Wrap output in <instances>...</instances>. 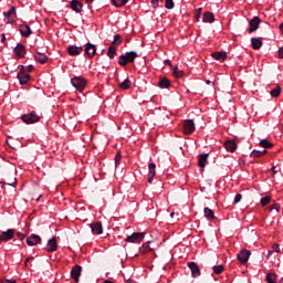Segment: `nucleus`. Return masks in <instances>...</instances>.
Segmentation results:
<instances>
[{"label":"nucleus","instance_id":"nucleus-1","mask_svg":"<svg viewBox=\"0 0 283 283\" xmlns=\"http://www.w3.org/2000/svg\"><path fill=\"white\" fill-rule=\"evenodd\" d=\"M136 59H138V53L130 51V52H127L125 55H120L118 63L119 65H122V67H125L127 63H134Z\"/></svg>","mask_w":283,"mask_h":283},{"label":"nucleus","instance_id":"nucleus-2","mask_svg":"<svg viewBox=\"0 0 283 283\" xmlns=\"http://www.w3.org/2000/svg\"><path fill=\"white\" fill-rule=\"evenodd\" d=\"M71 83L78 92H83L85 90V85H87V81H85V78L77 76L73 77Z\"/></svg>","mask_w":283,"mask_h":283},{"label":"nucleus","instance_id":"nucleus-3","mask_svg":"<svg viewBox=\"0 0 283 283\" xmlns=\"http://www.w3.org/2000/svg\"><path fill=\"white\" fill-rule=\"evenodd\" d=\"M182 129L186 136H190V134L196 132V123L192 119H187L182 123Z\"/></svg>","mask_w":283,"mask_h":283},{"label":"nucleus","instance_id":"nucleus-4","mask_svg":"<svg viewBox=\"0 0 283 283\" xmlns=\"http://www.w3.org/2000/svg\"><path fill=\"white\" fill-rule=\"evenodd\" d=\"M21 119L27 125H32L34 123H39V120H41V117H39V115H36L35 113H29V114L22 115Z\"/></svg>","mask_w":283,"mask_h":283},{"label":"nucleus","instance_id":"nucleus-5","mask_svg":"<svg viewBox=\"0 0 283 283\" xmlns=\"http://www.w3.org/2000/svg\"><path fill=\"white\" fill-rule=\"evenodd\" d=\"M145 238V232H134L125 239V242L140 243Z\"/></svg>","mask_w":283,"mask_h":283},{"label":"nucleus","instance_id":"nucleus-6","mask_svg":"<svg viewBox=\"0 0 283 283\" xmlns=\"http://www.w3.org/2000/svg\"><path fill=\"white\" fill-rule=\"evenodd\" d=\"M260 23H262V20L260 19V17H254L252 20H250L249 22V33H253V32H258V29L260 28Z\"/></svg>","mask_w":283,"mask_h":283},{"label":"nucleus","instance_id":"nucleus-7","mask_svg":"<svg viewBox=\"0 0 283 283\" xmlns=\"http://www.w3.org/2000/svg\"><path fill=\"white\" fill-rule=\"evenodd\" d=\"M14 229H9L4 232H1L0 234V244H3V242H9V240H12L14 238Z\"/></svg>","mask_w":283,"mask_h":283},{"label":"nucleus","instance_id":"nucleus-8","mask_svg":"<svg viewBox=\"0 0 283 283\" xmlns=\"http://www.w3.org/2000/svg\"><path fill=\"white\" fill-rule=\"evenodd\" d=\"M81 273H83V268L81 265H74L71 270L72 280L78 282L81 280Z\"/></svg>","mask_w":283,"mask_h":283},{"label":"nucleus","instance_id":"nucleus-9","mask_svg":"<svg viewBox=\"0 0 283 283\" xmlns=\"http://www.w3.org/2000/svg\"><path fill=\"white\" fill-rule=\"evenodd\" d=\"M84 52L86 54V56H88V59H94V56H96V45L92 44V43H86Z\"/></svg>","mask_w":283,"mask_h":283},{"label":"nucleus","instance_id":"nucleus-10","mask_svg":"<svg viewBox=\"0 0 283 283\" xmlns=\"http://www.w3.org/2000/svg\"><path fill=\"white\" fill-rule=\"evenodd\" d=\"M27 244L29 247H35V244H41V237L39 234H31L27 238Z\"/></svg>","mask_w":283,"mask_h":283},{"label":"nucleus","instance_id":"nucleus-11","mask_svg":"<svg viewBox=\"0 0 283 283\" xmlns=\"http://www.w3.org/2000/svg\"><path fill=\"white\" fill-rule=\"evenodd\" d=\"M223 145L227 151H230V154H234L235 149H238V143H235L233 139L226 140Z\"/></svg>","mask_w":283,"mask_h":283},{"label":"nucleus","instance_id":"nucleus-12","mask_svg":"<svg viewBox=\"0 0 283 283\" xmlns=\"http://www.w3.org/2000/svg\"><path fill=\"white\" fill-rule=\"evenodd\" d=\"M56 249H59V244L56 243V237H53L52 239H50L48 241L46 251L49 253H54V251H56Z\"/></svg>","mask_w":283,"mask_h":283},{"label":"nucleus","instance_id":"nucleus-13","mask_svg":"<svg viewBox=\"0 0 283 283\" xmlns=\"http://www.w3.org/2000/svg\"><path fill=\"white\" fill-rule=\"evenodd\" d=\"M251 256V251L249 250H241V252L238 254V260L241 262V264H244L249 262V258Z\"/></svg>","mask_w":283,"mask_h":283},{"label":"nucleus","instance_id":"nucleus-14","mask_svg":"<svg viewBox=\"0 0 283 283\" xmlns=\"http://www.w3.org/2000/svg\"><path fill=\"white\" fill-rule=\"evenodd\" d=\"M188 268L191 271L192 277H199L200 275V266H198V263L196 262H189Z\"/></svg>","mask_w":283,"mask_h":283},{"label":"nucleus","instance_id":"nucleus-15","mask_svg":"<svg viewBox=\"0 0 283 283\" xmlns=\"http://www.w3.org/2000/svg\"><path fill=\"white\" fill-rule=\"evenodd\" d=\"M154 178H156V164L150 163L148 165V182L153 184L154 182Z\"/></svg>","mask_w":283,"mask_h":283},{"label":"nucleus","instance_id":"nucleus-16","mask_svg":"<svg viewBox=\"0 0 283 283\" xmlns=\"http://www.w3.org/2000/svg\"><path fill=\"white\" fill-rule=\"evenodd\" d=\"M17 59H23L25 56V45L18 44L13 50Z\"/></svg>","mask_w":283,"mask_h":283},{"label":"nucleus","instance_id":"nucleus-17","mask_svg":"<svg viewBox=\"0 0 283 283\" xmlns=\"http://www.w3.org/2000/svg\"><path fill=\"white\" fill-rule=\"evenodd\" d=\"M81 52H83V46L70 45L67 48V54H70V56H78Z\"/></svg>","mask_w":283,"mask_h":283},{"label":"nucleus","instance_id":"nucleus-18","mask_svg":"<svg viewBox=\"0 0 283 283\" xmlns=\"http://www.w3.org/2000/svg\"><path fill=\"white\" fill-rule=\"evenodd\" d=\"M91 230L94 235H101L103 233V224L101 222L91 223Z\"/></svg>","mask_w":283,"mask_h":283},{"label":"nucleus","instance_id":"nucleus-19","mask_svg":"<svg viewBox=\"0 0 283 283\" xmlns=\"http://www.w3.org/2000/svg\"><path fill=\"white\" fill-rule=\"evenodd\" d=\"M20 34L21 36H30L32 34V29L28 24H21L20 25Z\"/></svg>","mask_w":283,"mask_h":283},{"label":"nucleus","instance_id":"nucleus-20","mask_svg":"<svg viewBox=\"0 0 283 283\" xmlns=\"http://www.w3.org/2000/svg\"><path fill=\"white\" fill-rule=\"evenodd\" d=\"M18 80L20 81L21 85H25V83L30 81V75L25 73V71H21L18 73Z\"/></svg>","mask_w":283,"mask_h":283},{"label":"nucleus","instance_id":"nucleus-21","mask_svg":"<svg viewBox=\"0 0 283 283\" xmlns=\"http://www.w3.org/2000/svg\"><path fill=\"white\" fill-rule=\"evenodd\" d=\"M209 158V154L199 155L198 158V166L201 169H205L207 167V159Z\"/></svg>","mask_w":283,"mask_h":283},{"label":"nucleus","instance_id":"nucleus-22","mask_svg":"<svg viewBox=\"0 0 283 283\" xmlns=\"http://www.w3.org/2000/svg\"><path fill=\"white\" fill-rule=\"evenodd\" d=\"M34 59L38 63H41L42 65L43 63H48V55H45V53L36 52L34 54Z\"/></svg>","mask_w":283,"mask_h":283},{"label":"nucleus","instance_id":"nucleus-23","mask_svg":"<svg viewBox=\"0 0 283 283\" xmlns=\"http://www.w3.org/2000/svg\"><path fill=\"white\" fill-rule=\"evenodd\" d=\"M71 8L74 10V12H82L83 3H81V1H78V0H72Z\"/></svg>","mask_w":283,"mask_h":283},{"label":"nucleus","instance_id":"nucleus-24","mask_svg":"<svg viewBox=\"0 0 283 283\" xmlns=\"http://www.w3.org/2000/svg\"><path fill=\"white\" fill-rule=\"evenodd\" d=\"M251 45H252L253 50H260V48H262L263 43H262V40H260V38H252Z\"/></svg>","mask_w":283,"mask_h":283},{"label":"nucleus","instance_id":"nucleus-25","mask_svg":"<svg viewBox=\"0 0 283 283\" xmlns=\"http://www.w3.org/2000/svg\"><path fill=\"white\" fill-rule=\"evenodd\" d=\"M203 23H213L216 21V17L213 15L212 12H206L203 13Z\"/></svg>","mask_w":283,"mask_h":283},{"label":"nucleus","instance_id":"nucleus-26","mask_svg":"<svg viewBox=\"0 0 283 283\" xmlns=\"http://www.w3.org/2000/svg\"><path fill=\"white\" fill-rule=\"evenodd\" d=\"M158 86H159L161 90H167L168 87L171 86V82L169 81V78L164 77V78H161V80L159 81Z\"/></svg>","mask_w":283,"mask_h":283},{"label":"nucleus","instance_id":"nucleus-27","mask_svg":"<svg viewBox=\"0 0 283 283\" xmlns=\"http://www.w3.org/2000/svg\"><path fill=\"white\" fill-rule=\"evenodd\" d=\"M212 59H216V61H224L227 59V52H214L212 53Z\"/></svg>","mask_w":283,"mask_h":283},{"label":"nucleus","instance_id":"nucleus-28","mask_svg":"<svg viewBox=\"0 0 283 283\" xmlns=\"http://www.w3.org/2000/svg\"><path fill=\"white\" fill-rule=\"evenodd\" d=\"M203 213H205V218H207V220H216V213L210 208H205Z\"/></svg>","mask_w":283,"mask_h":283},{"label":"nucleus","instance_id":"nucleus-29","mask_svg":"<svg viewBox=\"0 0 283 283\" xmlns=\"http://www.w3.org/2000/svg\"><path fill=\"white\" fill-rule=\"evenodd\" d=\"M118 87H120V90H129V87H132V81H129V78H126L123 82L118 81Z\"/></svg>","mask_w":283,"mask_h":283},{"label":"nucleus","instance_id":"nucleus-30","mask_svg":"<svg viewBox=\"0 0 283 283\" xmlns=\"http://www.w3.org/2000/svg\"><path fill=\"white\" fill-rule=\"evenodd\" d=\"M4 17H8V19H14L17 17V8L11 7L9 11L3 12Z\"/></svg>","mask_w":283,"mask_h":283},{"label":"nucleus","instance_id":"nucleus-31","mask_svg":"<svg viewBox=\"0 0 283 283\" xmlns=\"http://www.w3.org/2000/svg\"><path fill=\"white\" fill-rule=\"evenodd\" d=\"M265 154H268L266 149L253 150L250 156H251V158H262V156H264Z\"/></svg>","mask_w":283,"mask_h":283},{"label":"nucleus","instance_id":"nucleus-32","mask_svg":"<svg viewBox=\"0 0 283 283\" xmlns=\"http://www.w3.org/2000/svg\"><path fill=\"white\" fill-rule=\"evenodd\" d=\"M270 94L273 98H277V96L282 94V87H280V85L275 86L272 91H270Z\"/></svg>","mask_w":283,"mask_h":283},{"label":"nucleus","instance_id":"nucleus-33","mask_svg":"<svg viewBox=\"0 0 283 283\" xmlns=\"http://www.w3.org/2000/svg\"><path fill=\"white\" fill-rule=\"evenodd\" d=\"M266 282L268 283H277V274H275V273H268L266 274Z\"/></svg>","mask_w":283,"mask_h":283},{"label":"nucleus","instance_id":"nucleus-34","mask_svg":"<svg viewBox=\"0 0 283 283\" xmlns=\"http://www.w3.org/2000/svg\"><path fill=\"white\" fill-rule=\"evenodd\" d=\"M127 1L129 0H112V3L115 8H123V6H127Z\"/></svg>","mask_w":283,"mask_h":283},{"label":"nucleus","instance_id":"nucleus-35","mask_svg":"<svg viewBox=\"0 0 283 283\" xmlns=\"http://www.w3.org/2000/svg\"><path fill=\"white\" fill-rule=\"evenodd\" d=\"M212 271L213 273H216V275H220L224 271V265H214L212 268Z\"/></svg>","mask_w":283,"mask_h":283},{"label":"nucleus","instance_id":"nucleus-36","mask_svg":"<svg viewBox=\"0 0 283 283\" xmlns=\"http://www.w3.org/2000/svg\"><path fill=\"white\" fill-rule=\"evenodd\" d=\"M107 56L114 59L116 56V46L111 45L107 51Z\"/></svg>","mask_w":283,"mask_h":283},{"label":"nucleus","instance_id":"nucleus-37","mask_svg":"<svg viewBox=\"0 0 283 283\" xmlns=\"http://www.w3.org/2000/svg\"><path fill=\"white\" fill-rule=\"evenodd\" d=\"M260 146L263 147V149H271V147H273V144H271L266 139H262L260 142Z\"/></svg>","mask_w":283,"mask_h":283},{"label":"nucleus","instance_id":"nucleus-38","mask_svg":"<svg viewBox=\"0 0 283 283\" xmlns=\"http://www.w3.org/2000/svg\"><path fill=\"white\" fill-rule=\"evenodd\" d=\"M174 76H175L176 78H182V76H185V72L178 70V66H176V67L174 69Z\"/></svg>","mask_w":283,"mask_h":283},{"label":"nucleus","instance_id":"nucleus-39","mask_svg":"<svg viewBox=\"0 0 283 283\" xmlns=\"http://www.w3.org/2000/svg\"><path fill=\"white\" fill-rule=\"evenodd\" d=\"M200 17H202V8L195 10V20L200 21Z\"/></svg>","mask_w":283,"mask_h":283},{"label":"nucleus","instance_id":"nucleus-40","mask_svg":"<svg viewBox=\"0 0 283 283\" xmlns=\"http://www.w3.org/2000/svg\"><path fill=\"white\" fill-rule=\"evenodd\" d=\"M120 43H123V40L120 39V34H116L114 36L113 46L114 45H120Z\"/></svg>","mask_w":283,"mask_h":283},{"label":"nucleus","instance_id":"nucleus-41","mask_svg":"<svg viewBox=\"0 0 283 283\" xmlns=\"http://www.w3.org/2000/svg\"><path fill=\"white\" fill-rule=\"evenodd\" d=\"M269 202H271V197L265 196V197L261 198L262 207H266V205H269Z\"/></svg>","mask_w":283,"mask_h":283},{"label":"nucleus","instance_id":"nucleus-42","mask_svg":"<svg viewBox=\"0 0 283 283\" xmlns=\"http://www.w3.org/2000/svg\"><path fill=\"white\" fill-rule=\"evenodd\" d=\"M148 251H151V248H149V242L144 243L143 247L140 248L142 253H147Z\"/></svg>","mask_w":283,"mask_h":283},{"label":"nucleus","instance_id":"nucleus-43","mask_svg":"<svg viewBox=\"0 0 283 283\" xmlns=\"http://www.w3.org/2000/svg\"><path fill=\"white\" fill-rule=\"evenodd\" d=\"M165 8L167 10H174V0H166Z\"/></svg>","mask_w":283,"mask_h":283},{"label":"nucleus","instance_id":"nucleus-44","mask_svg":"<svg viewBox=\"0 0 283 283\" xmlns=\"http://www.w3.org/2000/svg\"><path fill=\"white\" fill-rule=\"evenodd\" d=\"M273 252L280 253V244L274 243L272 245V251H269V255H271V253H273Z\"/></svg>","mask_w":283,"mask_h":283},{"label":"nucleus","instance_id":"nucleus-45","mask_svg":"<svg viewBox=\"0 0 283 283\" xmlns=\"http://www.w3.org/2000/svg\"><path fill=\"white\" fill-rule=\"evenodd\" d=\"M20 70L22 71V72H32V70H34V66L33 65H29V66H20Z\"/></svg>","mask_w":283,"mask_h":283},{"label":"nucleus","instance_id":"nucleus-46","mask_svg":"<svg viewBox=\"0 0 283 283\" xmlns=\"http://www.w3.org/2000/svg\"><path fill=\"white\" fill-rule=\"evenodd\" d=\"M273 209H275V211L280 212V203H274L273 206L269 207V211H273Z\"/></svg>","mask_w":283,"mask_h":283},{"label":"nucleus","instance_id":"nucleus-47","mask_svg":"<svg viewBox=\"0 0 283 283\" xmlns=\"http://www.w3.org/2000/svg\"><path fill=\"white\" fill-rule=\"evenodd\" d=\"M242 201V195L241 193H237L234 197V203L238 205V202Z\"/></svg>","mask_w":283,"mask_h":283},{"label":"nucleus","instance_id":"nucleus-48","mask_svg":"<svg viewBox=\"0 0 283 283\" xmlns=\"http://www.w3.org/2000/svg\"><path fill=\"white\" fill-rule=\"evenodd\" d=\"M120 158H122L120 154L117 153V155L115 156V166L116 167H118V163H120Z\"/></svg>","mask_w":283,"mask_h":283},{"label":"nucleus","instance_id":"nucleus-49","mask_svg":"<svg viewBox=\"0 0 283 283\" xmlns=\"http://www.w3.org/2000/svg\"><path fill=\"white\" fill-rule=\"evenodd\" d=\"M17 235H18L19 240H25V234H23L21 232H17Z\"/></svg>","mask_w":283,"mask_h":283},{"label":"nucleus","instance_id":"nucleus-50","mask_svg":"<svg viewBox=\"0 0 283 283\" xmlns=\"http://www.w3.org/2000/svg\"><path fill=\"white\" fill-rule=\"evenodd\" d=\"M151 8H158V0H151Z\"/></svg>","mask_w":283,"mask_h":283},{"label":"nucleus","instance_id":"nucleus-51","mask_svg":"<svg viewBox=\"0 0 283 283\" xmlns=\"http://www.w3.org/2000/svg\"><path fill=\"white\" fill-rule=\"evenodd\" d=\"M32 260H34V256L28 258V259L25 260V262H24V266L28 268V262H30V261H32Z\"/></svg>","mask_w":283,"mask_h":283},{"label":"nucleus","instance_id":"nucleus-52","mask_svg":"<svg viewBox=\"0 0 283 283\" xmlns=\"http://www.w3.org/2000/svg\"><path fill=\"white\" fill-rule=\"evenodd\" d=\"M279 59H283V48L279 49Z\"/></svg>","mask_w":283,"mask_h":283},{"label":"nucleus","instance_id":"nucleus-53","mask_svg":"<svg viewBox=\"0 0 283 283\" xmlns=\"http://www.w3.org/2000/svg\"><path fill=\"white\" fill-rule=\"evenodd\" d=\"M1 43L6 44V33L1 34Z\"/></svg>","mask_w":283,"mask_h":283},{"label":"nucleus","instance_id":"nucleus-54","mask_svg":"<svg viewBox=\"0 0 283 283\" xmlns=\"http://www.w3.org/2000/svg\"><path fill=\"white\" fill-rule=\"evenodd\" d=\"M9 185L10 187H17V179H13V181H11Z\"/></svg>","mask_w":283,"mask_h":283},{"label":"nucleus","instance_id":"nucleus-55","mask_svg":"<svg viewBox=\"0 0 283 283\" xmlns=\"http://www.w3.org/2000/svg\"><path fill=\"white\" fill-rule=\"evenodd\" d=\"M6 143H7V145H8L9 147H11V149H14V145L10 144V142H9L8 139L6 140Z\"/></svg>","mask_w":283,"mask_h":283},{"label":"nucleus","instance_id":"nucleus-56","mask_svg":"<svg viewBox=\"0 0 283 283\" xmlns=\"http://www.w3.org/2000/svg\"><path fill=\"white\" fill-rule=\"evenodd\" d=\"M165 65H171V62L169 60H166Z\"/></svg>","mask_w":283,"mask_h":283},{"label":"nucleus","instance_id":"nucleus-57","mask_svg":"<svg viewBox=\"0 0 283 283\" xmlns=\"http://www.w3.org/2000/svg\"><path fill=\"white\" fill-rule=\"evenodd\" d=\"M280 30H281V32L283 34V23L280 24Z\"/></svg>","mask_w":283,"mask_h":283},{"label":"nucleus","instance_id":"nucleus-58","mask_svg":"<svg viewBox=\"0 0 283 283\" xmlns=\"http://www.w3.org/2000/svg\"><path fill=\"white\" fill-rule=\"evenodd\" d=\"M272 171H273L274 174H277V170H275V167H272Z\"/></svg>","mask_w":283,"mask_h":283},{"label":"nucleus","instance_id":"nucleus-59","mask_svg":"<svg viewBox=\"0 0 283 283\" xmlns=\"http://www.w3.org/2000/svg\"><path fill=\"white\" fill-rule=\"evenodd\" d=\"M104 283H114V282H112V281H109V280H106V281H104Z\"/></svg>","mask_w":283,"mask_h":283},{"label":"nucleus","instance_id":"nucleus-60","mask_svg":"<svg viewBox=\"0 0 283 283\" xmlns=\"http://www.w3.org/2000/svg\"><path fill=\"white\" fill-rule=\"evenodd\" d=\"M206 83H207V85H210V84H211V81L208 80V81H206Z\"/></svg>","mask_w":283,"mask_h":283},{"label":"nucleus","instance_id":"nucleus-61","mask_svg":"<svg viewBox=\"0 0 283 283\" xmlns=\"http://www.w3.org/2000/svg\"><path fill=\"white\" fill-rule=\"evenodd\" d=\"M92 1H94V0H86V3H92Z\"/></svg>","mask_w":283,"mask_h":283},{"label":"nucleus","instance_id":"nucleus-62","mask_svg":"<svg viewBox=\"0 0 283 283\" xmlns=\"http://www.w3.org/2000/svg\"><path fill=\"white\" fill-rule=\"evenodd\" d=\"M174 216H175V212H171V213H170V218H174Z\"/></svg>","mask_w":283,"mask_h":283},{"label":"nucleus","instance_id":"nucleus-63","mask_svg":"<svg viewBox=\"0 0 283 283\" xmlns=\"http://www.w3.org/2000/svg\"><path fill=\"white\" fill-rule=\"evenodd\" d=\"M127 282H128V283H132L133 281H132V279H128Z\"/></svg>","mask_w":283,"mask_h":283},{"label":"nucleus","instance_id":"nucleus-64","mask_svg":"<svg viewBox=\"0 0 283 283\" xmlns=\"http://www.w3.org/2000/svg\"><path fill=\"white\" fill-rule=\"evenodd\" d=\"M280 283H283V277L280 280Z\"/></svg>","mask_w":283,"mask_h":283}]
</instances>
